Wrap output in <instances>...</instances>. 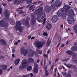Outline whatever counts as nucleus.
Wrapping results in <instances>:
<instances>
[{
  "instance_id": "obj_1",
  "label": "nucleus",
  "mask_w": 77,
  "mask_h": 77,
  "mask_svg": "<svg viewBox=\"0 0 77 77\" xmlns=\"http://www.w3.org/2000/svg\"><path fill=\"white\" fill-rule=\"evenodd\" d=\"M71 7L68 5H65L63 8L59 9L57 12V15L58 17H62L63 19H65L66 15L69 16L72 14L74 16L75 14L72 9H70ZM69 9H70L69 10Z\"/></svg>"
},
{
  "instance_id": "obj_2",
  "label": "nucleus",
  "mask_w": 77,
  "mask_h": 77,
  "mask_svg": "<svg viewBox=\"0 0 77 77\" xmlns=\"http://www.w3.org/2000/svg\"><path fill=\"white\" fill-rule=\"evenodd\" d=\"M36 15H37V20L38 21L39 23H42L43 21L42 24L44 25L46 21V18L45 17V13L44 12V9L42 7H40L39 8L36 10ZM43 18H44L43 20Z\"/></svg>"
},
{
  "instance_id": "obj_3",
  "label": "nucleus",
  "mask_w": 77,
  "mask_h": 77,
  "mask_svg": "<svg viewBox=\"0 0 77 77\" xmlns=\"http://www.w3.org/2000/svg\"><path fill=\"white\" fill-rule=\"evenodd\" d=\"M22 64H21L19 67V70H23L24 69V68H26L29 65V63H33L34 61L33 59L32 58H29L28 60V61L26 60H23L22 61Z\"/></svg>"
},
{
  "instance_id": "obj_4",
  "label": "nucleus",
  "mask_w": 77,
  "mask_h": 77,
  "mask_svg": "<svg viewBox=\"0 0 77 77\" xmlns=\"http://www.w3.org/2000/svg\"><path fill=\"white\" fill-rule=\"evenodd\" d=\"M16 25L15 26L16 30H19L20 33L23 31V27L21 26V22L19 21H17L16 23Z\"/></svg>"
},
{
  "instance_id": "obj_5",
  "label": "nucleus",
  "mask_w": 77,
  "mask_h": 77,
  "mask_svg": "<svg viewBox=\"0 0 77 77\" xmlns=\"http://www.w3.org/2000/svg\"><path fill=\"white\" fill-rule=\"evenodd\" d=\"M3 20H1L0 21V26L2 27L7 28L9 26V23L7 22V20L6 18L3 19Z\"/></svg>"
},
{
  "instance_id": "obj_6",
  "label": "nucleus",
  "mask_w": 77,
  "mask_h": 77,
  "mask_svg": "<svg viewBox=\"0 0 77 77\" xmlns=\"http://www.w3.org/2000/svg\"><path fill=\"white\" fill-rule=\"evenodd\" d=\"M35 46H36V47L37 48H41L43 47V45H45V42H42V44H41V42L39 41H36L35 43Z\"/></svg>"
},
{
  "instance_id": "obj_7",
  "label": "nucleus",
  "mask_w": 77,
  "mask_h": 77,
  "mask_svg": "<svg viewBox=\"0 0 77 77\" xmlns=\"http://www.w3.org/2000/svg\"><path fill=\"white\" fill-rule=\"evenodd\" d=\"M20 52L22 54H24V56H26L27 54V53H28V51L27 49H25L24 47H22L21 48Z\"/></svg>"
},
{
  "instance_id": "obj_8",
  "label": "nucleus",
  "mask_w": 77,
  "mask_h": 77,
  "mask_svg": "<svg viewBox=\"0 0 77 77\" xmlns=\"http://www.w3.org/2000/svg\"><path fill=\"white\" fill-rule=\"evenodd\" d=\"M31 16L32 17V20H31V24L34 25L36 23V17L34 15V14H32L31 13Z\"/></svg>"
},
{
  "instance_id": "obj_9",
  "label": "nucleus",
  "mask_w": 77,
  "mask_h": 77,
  "mask_svg": "<svg viewBox=\"0 0 77 77\" xmlns=\"http://www.w3.org/2000/svg\"><path fill=\"white\" fill-rule=\"evenodd\" d=\"M34 72L35 74H38V66L36 63H34Z\"/></svg>"
},
{
  "instance_id": "obj_10",
  "label": "nucleus",
  "mask_w": 77,
  "mask_h": 77,
  "mask_svg": "<svg viewBox=\"0 0 77 77\" xmlns=\"http://www.w3.org/2000/svg\"><path fill=\"white\" fill-rule=\"evenodd\" d=\"M29 19H30V17H27V18L25 21L23 22L24 25L25 26H28V27H30V24L29 23Z\"/></svg>"
},
{
  "instance_id": "obj_11",
  "label": "nucleus",
  "mask_w": 77,
  "mask_h": 77,
  "mask_svg": "<svg viewBox=\"0 0 77 77\" xmlns=\"http://www.w3.org/2000/svg\"><path fill=\"white\" fill-rule=\"evenodd\" d=\"M66 66L67 67L69 68H73L75 70H76L77 67L75 65H74L73 64H68L66 65Z\"/></svg>"
},
{
  "instance_id": "obj_12",
  "label": "nucleus",
  "mask_w": 77,
  "mask_h": 77,
  "mask_svg": "<svg viewBox=\"0 0 77 77\" xmlns=\"http://www.w3.org/2000/svg\"><path fill=\"white\" fill-rule=\"evenodd\" d=\"M45 12L47 13H49L51 11V7L48 5H47L46 6L45 9Z\"/></svg>"
},
{
  "instance_id": "obj_13",
  "label": "nucleus",
  "mask_w": 77,
  "mask_h": 77,
  "mask_svg": "<svg viewBox=\"0 0 77 77\" xmlns=\"http://www.w3.org/2000/svg\"><path fill=\"white\" fill-rule=\"evenodd\" d=\"M58 20V17H57V16L54 15V16L52 18L51 20L53 23H56Z\"/></svg>"
},
{
  "instance_id": "obj_14",
  "label": "nucleus",
  "mask_w": 77,
  "mask_h": 77,
  "mask_svg": "<svg viewBox=\"0 0 77 77\" xmlns=\"http://www.w3.org/2000/svg\"><path fill=\"white\" fill-rule=\"evenodd\" d=\"M61 5V4H60V0H56L55 1V5L57 8L59 7Z\"/></svg>"
},
{
  "instance_id": "obj_15",
  "label": "nucleus",
  "mask_w": 77,
  "mask_h": 77,
  "mask_svg": "<svg viewBox=\"0 0 77 77\" xmlns=\"http://www.w3.org/2000/svg\"><path fill=\"white\" fill-rule=\"evenodd\" d=\"M73 18V19L70 18V19L69 18H68L67 21L69 24H72V23L74 22V18Z\"/></svg>"
},
{
  "instance_id": "obj_16",
  "label": "nucleus",
  "mask_w": 77,
  "mask_h": 77,
  "mask_svg": "<svg viewBox=\"0 0 77 77\" xmlns=\"http://www.w3.org/2000/svg\"><path fill=\"white\" fill-rule=\"evenodd\" d=\"M29 56L32 57L34 56V54L35 52L33 51V50L31 49L29 51Z\"/></svg>"
},
{
  "instance_id": "obj_17",
  "label": "nucleus",
  "mask_w": 77,
  "mask_h": 77,
  "mask_svg": "<svg viewBox=\"0 0 77 77\" xmlns=\"http://www.w3.org/2000/svg\"><path fill=\"white\" fill-rule=\"evenodd\" d=\"M46 28L48 30H50L51 29V28H52V26L51 24L48 23L46 25Z\"/></svg>"
},
{
  "instance_id": "obj_18",
  "label": "nucleus",
  "mask_w": 77,
  "mask_h": 77,
  "mask_svg": "<svg viewBox=\"0 0 77 77\" xmlns=\"http://www.w3.org/2000/svg\"><path fill=\"white\" fill-rule=\"evenodd\" d=\"M5 15L6 17L7 18V19H8V18H9V12H8L7 10H6L5 11Z\"/></svg>"
},
{
  "instance_id": "obj_19",
  "label": "nucleus",
  "mask_w": 77,
  "mask_h": 77,
  "mask_svg": "<svg viewBox=\"0 0 77 77\" xmlns=\"http://www.w3.org/2000/svg\"><path fill=\"white\" fill-rule=\"evenodd\" d=\"M0 67H2V69L5 71L7 68H8V66L6 65H2L0 66Z\"/></svg>"
},
{
  "instance_id": "obj_20",
  "label": "nucleus",
  "mask_w": 77,
  "mask_h": 77,
  "mask_svg": "<svg viewBox=\"0 0 77 77\" xmlns=\"http://www.w3.org/2000/svg\"><path fill=\"white\" fill-rule=\"evenodd\" d=\"M21 3V0H15L14 2V5H20Z\"/></svg>"
},
{
  "instance_id": "obj_21",
  "label": "nucleus",
  "mask_w": 77,
  "mask_h": 77,
  "mask_svg": "<svg viewBox=\"0 0 77 77\" xmlns=\"http://www.w3.org/2000/svg\"><path fill=\"white\" fill-rule=\"evenodd\" d=\"M66 53L70 56H71L73 54H74V52L70 51H66Z\"/></svg>"
},
{
  "instance_id": "obj_22",
  "label": "nucleus",
  "mask_w": 77,
  "mask_h": 77,
  "mask_svg": "<svg viewBox=\"0 0 77 77\" xmlns=\"http://www.w3.org/2000/svg\"><path fill=\"white\" fill-rule=\"evenodd\" d=\"M0 42L2 45H6V41L4 40L3 39H2L0 40Z\"/></svg>"
},
{
  "instance_id": "obj_23",
  "label": "nucleus",
  "mask_w": 77,
  "mask_h": 77,
  "mask_svg": "<svg viewBox=\"0 0 77 77\" xmlns=\"http://www.w3.org/2000/svg\"><path fill=\"white\" fill-rule=\"evenodd\" d=\"M50 49H49L48 51L47 54L46 55V54H45L43 55V56L45 57V58H46V59H47V58H48V54H50Z\"/></svg>"
},
{
  "instance_id": "obj_24",
  "label": "nucleus",
  "mask_w": 77,
  "mask_h": 77,
  "mask_svg": "<svg viewBox=\"0 0 77 77\" xmlns=\"http://www.w3.org/2000/svg\"><path fill=\"white\" fill-rule=\"evenodd\" d=\"M47 66H45V73L46 74V76H48V75H49V73L48 71V70H47Z\"/></svg>"
},
{
  "instance_id": "obj_25",
  "label": "nucleus",
  "mask_w": 77,
  "mask_h": 77,
  "mask_svg": "<svg viewBox=\"0 0 77 77\" xmlns=\"http://www.w3.org/2000/svg\"><path fill=\"white\" fill-rule=\"evenodd\" d=\"M20 60L18 58H17L14 61V63L15 65H18L19 63H20Z\"/></svg>"
},
{
  "instance_id": "obj_26",
  "label": "nucleus",
  "mask_w": 77,
  "mask_h": 77,
  "mask_svg": "<svg viewBox=\"0 0 77 77\" xmlns=\"http://www.w3.org/2000/svg\"><path fill=\"white\" fill-rule=\"evenodd\" d=\"M72 50L74 51H77V46H73L72 47Z\"/></svg>"
},
{
  "instance_id": "obj_27",
  "label": "nucleus",
  "mask_w": 77,
  "mask_h": 77,
  "mask_svg": "<svg viewBox=\"0 0 77 77\" xmlns=\"http://www.w3.org/2000/svg\"><path fill=\"white\" fill-rule=\"evenodd\" d=\"M36 52L37 53L39 54H41L42 53V50H39L38 48L36 49Z\"/></svg>"
},
{
  "instance_id": "obj_28",
  "label": "nucleus",
  "mask_w": 77,
  "mask_h": 77,
  "mask_svg": "<svg viewBox=\"0 0 77 77\" xmlns=\"http://www.w3.org/2000/svg\"><path fill=\"white\" fill-rule=\"evenodd\" d=\"M32 67L31 66H28L27 68V70L28 71H32Z\"/></svg>"
},
{
  "instance_id": "obj_29",
  "label": "nucleus",
  "mask_w": 77,
  "mask_h": 77,
  "mask_svg": "<svg viewBox=\"0 0 77 77\" xmlns=\"http://www.w3.org/2000/svg\"><path fill=\"white\" fill-rule=\"evenodd\" d=\"M9 22L10 24H12V25H14L15 23V22L14 20H10Z\"/></svg>"
},
{
  "instance_id": "obj_30",
  "label": "nucleus",
  "mask_w": 77,
  "mask_h": 77,
  "mask_svg": "<svg viewBox=\"0 0 77 77\" xmlns=\"http://www.w3.org/2000/svg\"><path fill=\"white\" fill-rule=\"evenodd\" d=\"M75 33H77V24L75 25L73 28Z\"/></svg>"
},
{
  "instance_id": "obj_31",
  "label": "nucleus",
  "mask_w": 77,
  "mask_h": 77,
  "mask_svg": "<svg viewBox=\"0 0 77 77\" xmlns=\"http://www.w3.org/2000/svg\"><path fill=\"white\" fill-rule=\"evenodd\" d=\"M76 54H73V55H72V59H73V60H75V59H77V57H76Z\"/></svg>"
},
{
  "instance_id": "obj_32",
  "label": "nucleus",
  "mask_w": 77,
  "mask_h": 77,
  "mask_svg": "<svg viewBox=\"0 0 77 77\" xmlns=\"http://www.w3.org/2000/svg\"><path fill=\"white\" fill-rule=\"evenodd\" d=\"M26 2L28 4H30L32 3V0H27Z\"/></svg>"
},
{
  "instance_id": "obj_33",
  "label": "nucleus",
  "mask_w": 77,
  "mask_h": 77,
  "mask_svg": "<svg viewBox=\"0 0 77 77\" xmlns=\"http://www.w3.org/2000/svg\"><path fill=\"white\" fill-rule=\"evenodd\" d=\"M55 5L54 4L52 3L51 4V8L52 9H55Z\"/></svg>"
},
{
  "instance_id": "obj_34",
  "label": "nucleus",
  "mask_w": 77,
  "mask_h": 77,
  "mask_svg": "<svg viewBox=\"0 0 77 77\" xmlns=\"http://www.w3.org/2000/svg\"><path fill=\"white\" fill-rule=\"evenodd\" d=\"M65 77H71V75L69 73H68L65 75Z\"/></svg>"
},
{
  "instance_id": "obj_35",
  "label": "nucleus",
  "mask_w": 77,
  "mask_h": 77,
  "mask_svg": "<svg viewBox=\"0 0 77 77\" xmlns=\"http://www.w3.org/2000/svg\"><path fill=\"white\" fill-rule=\"evenodd\" d=\"M71 62L73 63H74L75 64H77V60H72L71 61Z\"/></svg>"
},
{
  "instance_id": "obj_36",
  "label": "nucleus",
  "mask_w": 77,
  "mask_h": 77,
  "mask_svg": "<svg viewBox=\"0 0 77 77\" xmlns=\"http://www.w3.org/2000/svg\"><path fill=\"white\" fill-rule=\"evenodd\" d=\"M5 59V56L3 55H1L0 56V59L1 60H2L3 59Z\"/></svg>"
},
{
  "instance_id": "obj_37",
  "label": "nucleus",
  "mask_w": 77,
  "mask_h": 77,
  "mask_svg": "<svg viewBox=\"0 0 77 77\" xmlns=\"http://www.w3.org/2000/svg\"><path fill=\"white\" fill-rule=\"evenodd\" d=\"M24 14V11L22 10H21L19 12V14L20 15H22V14Z\"/></svg>"
},
{
  "instance_id": "obj_38",
  "label": "nucleus",
  "mask_w": 77,
  "mask_h": 77,
  "mask_svg": "<svg viewBox=\"0 0 77 77\" xmlns=\"http://www.w3.org/2000/svg\"><path fill=\"white\" fill-rule=\"evenodd\" d=\"M43 35L44 36H48V34H47V32H45L43 33Z\"/></svg>"
},
{
  "instance_id": "obj_39",
  "label": "nucleus",
  "mask_w": 77,
  "mask_h": 77,
  "mask_svg": "<svg viewBox=\"0 0 77 77\" xmlns=\"http://www.w3.org/2000/svg\"><path fill=\"white\" fill-rule=\"evenodd\" d=\"M67 73L65 72H62V74L63 75H66Z\"/></svg>"
},
{
  "instance_id": "obj_40",
  "label": "nucleus",
  "mask_w": 77,
  "mask_h": 77,
  "mask_svg": "<svg viewBox=\"0 0 77 77\" xmlns=\"http://www.w3.org/2000/svg\"><path fill=\"white\" fill-rule=\"evenodd\" d=\"M53 67H54V65H52L51 68V71H53Z\"/></svg>"
},
{
  "instance_id": "obj_41",
  "label": "nucleus",
  "mask_w": 77,
  "mask_h": 77,
  "mask_svg": "<svg viewBox=\"0 0 77 77\" xmlns=\"http://www.w3.org/2000/svg\"><path fill=\"white\" fill-rule=\"evenodd\" d=\"M34 5H31L29 8V9H30V10H32V9H33V8H32V7H33V6Z\"/></svg>"
},
{
  "instance_id": "obj_42",
  "label": "nucleus",
  "mask_w": 77,
  "mask_h": 77,
  "mask_svg": "<svg viewBox=\"0 0 77 77\" xmlns=\"http://www.w3.org/2000/svg\"><path fill=\"white\" fill-rule=\"evenodd\" d=\"M23 77H29V75H23Z\"/></svg>"
},
{
  "instance_id": "obj_43",
  "label": "nucleus",
  "mask_w": 77,
  "mask_h": 77,
  "mask_svg": "<svg viewBox=\"0 0 77 77\" xmlns=\"http://www.w3.org/2000/svg\"><path fill=\"white\" fill-rule=\"evenodd\" d=\"M69 73H70V74H73V72H72V71L71 70H69Z\"/></svg>"
},
{
  "instance_id": "obj_44",
  "label": "nucleus",
  "mask_w": 77,
  "mask_h": 77,
  "mask_svg": "<svg viewBox=\"0 0 77 77\" xmlns=\"http://www.w3.org/2000/svg\"><path fill=\"white\" fill-rule=\"evenodd\" d=\"M61 38L60 37H59L58 38V41L59 42H60V41H61Z\"/></svg>"
},
{
  "instance_id": "obj_45",
  "label": "nucleus",
  "mask_w": 77,
  "mask_h": 77,
  "mask_svg": "<svg viewBox=\"0 0 77 77\" xmlns=\"http://www.w3.org/2000/svg\"><path fill=\"white\" fill-rule=\"evenodd\" d=\"M2 13V8H0V14L1 15Z\"/></svg>"
},
{
  "instance_id": "obj_46",
  "label": "nucleus",
  "mask_w": 77,
  "mask_h": 77,
  "mask_svg": "<svg viewBox=\"0 0 77 77\" xmlns=\"http://www.w3.org/2000/svg\"><path fill=\"white\" fill-rule=\"evenodd\" d=\"M3 5V6H7V5L6 4V3H2Z\"/></svg>"
},
{
  "instance_id": "obj_47",
  "label": "nucleus",
  "mask_w": 77,
  "mask_h": 77,
  "mask_svg": "<svg viewBox=\"0 0 77 77\" xmlns=\"http://www.w3.org/2000/svg\"><path fill=\"white\" fill-rule=\"evenodd\" d=\"M25 0H20L21 2V3H24V2H25Z\"/></svg>"
},
{
  "instance_id": "obj_48",
  "label": "nucleus",
  "mask_w": 77,
  "mask_h": 77,
  "mask_svg": "<svg viewBox=\"0 0 77 77\" xmlns=\"http://www.w3.org/2000/svg\"><path fill=\"white\" fill-rule=\"evenodd\" d=\"M18 43L17 42H16L14 43V45H18Z\"/></svg>"
},
{
  "instance_id": "obj_49",
  "label": "nucleus",
  "mask_w": 77,
  "mask_h": 77,
  "mask_svg": "<svg viewBox=\"0 0 77 77\" xmlns=\"http://www.w3.org/2000/svg\"><path fill=\"white\" fill-rule=\"evenodd\" d=\"M58 60H59V58H57V59H56L55 60V62H57L58 61Z\"/></svg>"
},
{
  "instance_id": "obj_50",
  "label": "nucleus",
  "mask_w": 77,
  "mask_h": 77,
  "mask_svg": "<svg viewBox=\"0 0 77 77\" xmlns=\"http://www.w3.org/2000/svg\"><path fill=\"white\" fill-rule=\"evenodd\" d=\"M2 72H3L2 71V69H0V74H2Z\"/></svg>"
},
{
  "instance_id": "obj_51",
  "label": "nucleus",
  "mask_w": 77,
  "mask_h": 77,
  "mask_svg": "<svg viewBox=\"0 0 77 77\" xmlns=\"http://www.w3.org/2000/svg\"><path fill=\"white\" fill-rule=\"evenodd\" d=\"M28 38L29 39H31V36L30 35L28 36Z\"/></svg>"
},
{
  "instance_id": "obj_52",
  "label": "nucleus",
  "mask_w": 77,
  "mask_h": 77,
  "mask_svg": "<svg viewBox=\"0 0 77 77\" xmlns=\"http://www.w3.org/2000/svg\"><path fill=\"white\" fill-rule=\"evenodd\" d=\"M51 41L50 40L49 42L48 45H50V44H51Z\"/></svg>"
},
{
  "instance_id": "obj_53",
  "label": "nucleus",
  "mask_w": 77,
  "mask_h": 77,
  "mask_svg": "<svg viewBox=\"0 0 77 77\" xmlns=\"http://www.w3.org/2000/svg\"><path fill=\"white\" fill-rule=\"evenodd\" d=\"M23 8H24V7H20L18 9H23Z\"/></svg>"
},
{
  "instance_id": "obj_54",
  "label": "nucleus",
  "mask_w": 77,
  "mask_h": 77,
  "mask_svg": "<svg viewBox=\"0 0 77 77\" xmlns=\"http://www.w3.org/2000/svg\"><path fill=\"white\" fill-rule=\"evenodd\" d=\"M53 76H54V77H55L56 76V72H54V75H53Z\"/></svg>"
},
{
  "instance_id": "obj_55",
  "label": "nucleus",
  "mask_w": 77,
  "mask_h": 77,
  "mask_svg": "<svg viewBox=\"0 0 77 77\" xmlns=\"http://www.w3.org/2000/svg\"><path fill=\"white\" fill-rule=\"evenodd\" d=\"M65 46V45H64V44H62L61 45V47H62V48H63V47H64Z\"/></svg>"
},
{
  "instance_id": "obj_56",
  "label": "nucleus",
  "mask_w": 77,
  "mask_h": 77,
  "mask_svg": "<svg viewBox=\"0 0 77 77\" xmlns=\"http://www.w3.org/2000/svg\"><path fill=\"white\" fill-rule=\"evenodd\" d=\"M51 61H50L49 63V65H51Z\"/></svg>"
},
{
  "instance_id": "obj_57",
  "label": "nucleus",
  "mask_w": 77,
  "mask_h": 77,
  "mask_svg": "<svg viewBox=\"0 0 77 77\" xmlns=\"http://www.w3.org/2000/svg\"><path fill=\"white\" fill-rule=\"evenodd\" d=\"M30 76H31V77H33V75L32 73H30Z\"/></svg>"
},
{
  "instance_id": "obj_58",
  "label": "nucleus",
  "mask_w": 77,
  "mask_h": 77,
  "mask_svg": "<svg viewBox=\"0 0 77 77\" xmlns=\"http://www.w3.org/2000/svg\"><path fill=\"white\" fill-rule=\"evenodd\" d=\"M12 56L13 58L15 57V54H12Z\"/></svg>"
},
{
  "instance_id": "obj_59",
  "label": "nucleus",
  "mask_w": 77,
  "mask_h": 77,
  "mask_svg": "<svg viewBox=\"0 0 77 77\" xmlns=\"http://www.w3.org/2000/svg\"><path fill=\"white\" fill-rule=\"evenodd\" d=\"M46 64V60H45L44 61V66H45V65Z\"/></svg>"
},
{
  "instance_id": "obj_60",
  "label": "nucleus",
  "mask_w": 77,
  "mask_h": 77,
  "mask_svg": "<svg viewBox=\"0 0 77 77\" xmlns=\"http://www.w3.org/2000/svg\"><path fill=\"white\" fill-rule=\"evenodd\" d=\"M37 3V2H35L32 3L33 5H35V4H36Z\"/></svg>"
},
{
  "instance_id": "obj_61",
  "label": "nucleus",
  "mask_w": 77,
  "mask_h": 77,
  "mask_svg": "<svg viewBox=\"0 0 77 77\" xmlns=\"http://www.w3.org/2000/svg\"><path fill=\"white\" fill-rule=\"evenodd\" d=\"M35 37H32L31 38V39L32 40V39H35Z\"/></svg>"
},
{
  "instance_id": "obj_62",
  "label": "nucleus",
  "mask_w": 77,
  "mask_h": 77,
  "mask_svg": "<svg viewBox=\"0 0 77 77\" xmlns=\"http://www.w3.org/2000/svg\"><path fill=\"white\" fill-rule=\"evenodd\" d=\"M60 42L57 45V47H58L60 45Z\"/></svg>"
},
{
  "instance_id": "obj_63",
  "label": "nucleus",
  "mask_w": 77,
  "mask_h": 77,
  "mask_svg": "<svg viewBox=\"0 0 77 77\" xmlns=\"http://www.w3.org/2000/svg\"><path fill=\"white\" fill-rule=\"evenodd\" d=\"M12 53H15V50L14 49L12 50Z\"/></svg>"
},
{
  "instance_id": "obj_64",
  "label": "nucleus",
  "mask_w": 77,
  "mask_h": 77,
  "mask_svg": "<svg viewBox=\"0 0 77 77\" xmlns=\"http://www.w3.org/2000/svg\"><path fill=\"white\" fill-rule=\"evenodd\" d=\"M56 71H57V69L56 68L55 69H54V72H56Z\"/></svg>"
}]
</instances>
